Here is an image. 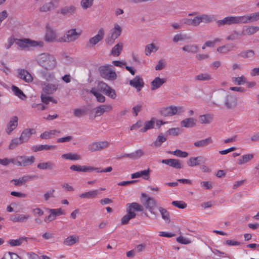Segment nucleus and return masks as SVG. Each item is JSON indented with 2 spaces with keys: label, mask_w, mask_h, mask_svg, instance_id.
I'll use <instances>...</instances> for the list:
<instances>
[{
  "label": "nucleus",
  "mask_w": 259,
  "mask_h": 259,
  "mask_svg": "<svg viewBox=\"0 0 259 259\" xmlns=\"http://www.w3.org/2000/svg\"><path fill=\"white\" fill-rule=\"evenodd\" d=\"M38 64L47 70H52L56 66V60L53 55L48 53H41L36 58Z\"/></svg>",
  "instance_id": "obj_1"
},
{
  "label": "nucleus",
  "mask_w": 259,
  "mask_h": 259,
  "mask_svg": "<svg viewBox=\"0 0 259 259\" xmlns=\"http://www.w3.org/2000/svg\"><path fill=\"white\" fill-rule=\"evenodd\" d=\"M126 206V212L127 213L121 219V223L122 225L127 224L130 220L136 217V213L134 211H142L143 210V207L137 202L127 203Z\"/></svg>",
  "instance_id": "obj_2"
},
{
  "label": "nucleus",
  "mask_w": 259,
  "mask_h": 259,
  "mask_svg": "<svg viewBox=\"0 0 259 259\" xmlns=\"http://www.w3.org/2000/svg\"><path fill=\"white\" fill-rule=\"evenodd\" d=\"M16 44L18 45L21 50H26L29 47H42L44 46V43L42 41L32 40L29 38H16Z\"/></svg>",
  "instance_id": "obj_3"
},
{
  "label": "nucleus",
  "mask_w": 259,
  "mask_h": 259,
  "mask_svg": "<svg viewBox=\"0 0 259 259\" xmlns=\"http://www.w3.org/2000/svg\"><path fill=\"white\" fill-rule=\"evenodd\" d=\"M82 31L80 30H77L75 28H72L66 32L64 35L59 38V42H71L77 40L80 35Z\"/></svg>",
  "instance_id": "obj_4"
},
{
  "label": "nucleus",
  "mask_w": 259,
  "mask_h": 259,
  "mask_svg": "<svg viewBox=\"0 0 259 259\" xmlns=\"http://www.w3.org/2000/svg\"><path fill=\"white\" fill-rule=\"evenodd\" d=\"M141 196L143 198H145L144 202H143L144 207L147 209L150 213L155 214L154 210L157 205L156 200L154 198L148 196L144 193H142Z\"/></svg>",
  "instance_id": "obj_5"
},
{
  "label": "nucleus",
  "mask_w": 259,
  "mask_h": 259,
  "mask_svg": "<svg viewBox=\"0 0 259 259\" xmlns=\"http://www.w3.org/2000/svg\"><path fill=\"white\" fill-rule=\"evenodd\" d=\"M35 160L34 156H17L14 157L15 165L25 167L31 165Z\"/></svg>",
  "instance_id": "obj_6"
},
{
  "label": "nucleus",
  "mask_w": 259,
  "mask_h": 259,
  "mask_svg": "<svg viewBox=\"0 0 259 259\" xmlns=\"http://www.w3.org/2000/svg\"><path fill=\"white\" fill-rule=\"evenodd\" d=\"M104 35V29L101 28L98 30V33L96 35L89 39V41L86 44V48L89 49L94 47L103 39Z\"/></svg>",
  "instance_id": "obj_7"
},
{
  "label": "nucleus",
  "mask_w": 259,
  "mask_h": 259,
  "mask_svg": "<svg viewBox=\"0 0 259 259\" xmlns=\"http://www.w3.org/2000/svg\"><path fill=\"white\" fill-rule=\"evenodd\" d=\"M109 145V143L107 141L95 142L88 145V150L91 152L101 151L108 147Z\"/></svg>",
  "instance_id": "obj_8"
},
{
  "label": "nucleus",
  "mask_w": 259,
  "mask_h": 259,
  "mask_svg": "<svg viewBox=\"0 0 259 259\" xmlns=\"http://www.w3.org/2000/svg\"><path fill=\"white\" fill-rule=\"evenodd\" d=\"M44 39L48 42L59 41V39H57L56 32L49 25H46V34Z\"/></svg>",
  "instance_id": "obj_9"
},
{
  "label": "nucleus",
  "mask_w": 259,
  "mask_h": 259,
  "mask_svg": "<svg viewBox=\"0 0 259 259\" xmlns=\"http://www.w3.org/2000/svg\"><path fill=\"white\" fill-rule=\"evenodd\" d=\"M224 103L227 109H233L237 105V98L235 96L228 93L224 99Z\"/></svg>",
  "instance_id": "obj_10"
},
{
  "label": "nucleus",
  "mask_w": 259,
  "mask_h": 259,
  "mask_svg": "<svg viewBox=\"0 0 259 259\" xmlns=\"http://www.w3.org/2000/svg\"><path fill=\"white\" fill-rule=\"evenodd\" d=\"M77 7L75 5H67L61 8L59 13L63 16L69 17L76 13Z\"/></svg>",
  "instance_id": "obj_11"
},
{
  "label": "nucleus",
  "mask_w": 259,
  "mask_h": 259,
  "mask_svg": "<svg viewBox=\"0 0 259 259\" xmlns=\"http://www.w3.org/2000/svg\"><path fill=\"white\" fill-rule=\"evenodd\" d=\"M36 178L35 175H27L18 179H13L11 182H13L15 186H21L25 184L26 182L33 180Z\"/></svg>",
  "instance_id": "obj_12"
},
{
  "label": "nucleus",
  "mask_w": 259,
  "mask_h": 259,
  "mask_svg": "<svg viewBox=\"0 0 259 259\" xmlns=\"http://www.w3.org/2000/svg\"><path fill=\"white\" fill-rule=\"evenodd\" d=\"M17 77L27 83L33 81V77L31 74L26 70L24 69H17Z\"/></svg>",
  "instance_id": "obj_13"
},
{
  "label": "nucleus",
  "mask_w": 259,
  "mask_h": 259,
  "mask_svg": "<svg viewBox=\"0 0 259 259\" xmlns=\"http://www.w3.org/2000/svg\"><path fill=\"white\" fill-rule=\"evenodd\" d=\"M216 24L219 27H222L225 25L236 24L235 16H227L221 20H219L216 21Z\"/></svg>",
  "instance_id": "obj_14"
},
{
  "label": "nucleus",
  "mask_w": 259,
  "mask_h": 259,
  "mask_svg": "<svg viewBox=\"0 0 259 259\" xmlns=\"http://www.w3.org/2000/svg\"><path fill=\"white\" fill-rule=\"evenodd\" d=\"M161 162L162 163L167 164L176 169H181L183 167V165L181 160L179 159L172 158L165 159L162 160Z\"/></svg>",
  "instance_id": "obj_15"
},
{
  "label": "nucleus",
  "mask_w": 259,
  "mask_h": 259,
  "mask_svg": "<svg viewBox=\"0 0 259 259\" xmlns=\"http://www.w3.org/2000/svg\"><path fill=\"white\" fill-rule=\"evenodd\" d=\"M18 118L16 116H14L10 118L5 129L6 132L8 135H10L12 132L17 128L18 126Z\"/></svg>",
  "instance_id": "obj_16"
},
{
  "label": "nucleus",
  "mask_w": 259,
  "mask_h": 259,
  "mask_svg": "<svg viewBox=\"0 0 259 259\" xmlns=\"http://www.w3.org/2000/svg\"><path fill=\"white\" fill-rule=\"evenodd\" d=\"M113 109L111 105H102L96 107L95 110L94 117L100 116L105 112H108L111 111Z\"/></svg>",
  "instance_id": "obj_17"
},
{
  "label": "nucleus",
  "mask_w": 259,
  "mask_h": 259,
  "mask_svg": "<svg viewBox=\"0 0 259 259\" xmlns=\"http://www.w3.org/2000/svg\"><path fill=\"white\" fill-rule=\"evenodd\" d=\"M206 161V159L202 156L192 157L187 161V164L189 166L194 167L198 165L201 163H204Z\"/></svg>",
  "instance_id": "obj_18"
},
{
  "label": "nucleus",
  "mask_w": 259,
  "mask_h": 259,
  "mask_svg": "<svg viewBox=\"0 0 259 259\" xmlns=\"http://www.w3.org/2000/svg\"><path fill=\"white\" fill-rule=\"evenodd\" d=\"M59 87L58 83H45L42 88V92L46 94L51 95L55 93Z\"/></svg>",
  "instance_id": "obj_19"
},
{
  "label": "nucleus",
  "mask_w": 259,
  "mask_h": 259,
  "mask_svg": "<svg viewBox=\"0 0 259 259\" xmlns=\"http://www.w3.org/2000/svg\"><path fill=\"white\" fill-rule=\"evenodd\" d=\"M35 133L36 131L34 128H25L22 131L20 138L23 143H26L29 141L30 137Z\"/></svg>",
  "instance_id": "obj_20"
},
{
  "label": "nucleus",
  "mask_w": 259,
  "mask_h": 259,
  "mask_svg": "<svg viewBox=\"0 0 259 259\" xmlns=\"http://www.w3.org/2000/svg\"><path fill=\"white\" fill-rule=\"evenodd\" d=\"M70 169L73 171L78 172H92L94 171V166L79 165H72Z\"/></svg>",
  "instance_id": "obj_21"
},
{
  "label": "nucleus",
  "mask_w": 259,
  "mask_h": 259,
  "mask_svg": "<svg viewBox=\"0 0 259 259\" xmlns=\"http://www.w3.org/2000/svg\"><path fill=\"white\" fill-rule=\"evenodd\" d=\"M130 84L136 88L138 91H140L141 88L144 87V82L140 76L137 75L134 79L130 81Z\"/></svg>",
  "instance_id": "obj_22"
},
{
  "label": "nucleus",
  "mask_w": 259,
  "mask_h": 259,
  "mask_svg": "<svg viewBox=\"0 0 259 259\" xmlns=\"http://www.w3.org/2000/svg\"><path fill=\"white\" fill-rule=\"evenodd\" d=\"M30 218L29 214H17L15 215H11L10 220L12 222H23Z\"/></svg>",
  "instance_id": "obj_23"
},
{
  "label": "nucleus",
  "mask_w": 259,
  "mask_h": 259,
  "mask_svg": "<svg viewBox=\"0 0 259 259\" xmlns=\"http://www.w3.org/2000/svg\"><path fill=\"white\" fill-rule=\"evenodd\" d=\"M197 120L193 118H187L180 122L182 127L186 128H191L196 125Z\"/></svg>",
  "instance_id": "obj_24"
},
{
  "label": "nucleus",
  "mask_w": 259,
  "mask_h": 259,
  "mask_svg": "<svg viewBox=\"0 0 259 259\" xmlns=\"http://www.w3.org/2000/svg\"><path fill=\"white\" fill-rule=\"evenodd\" d=\"M160 113L164 116H171L176 114V110L175 106H170L162 108Z\"/></svg>",
  "instance_id": "obj_25"
},
{
  "label": "nucleus",
  "mask_w": 259,
  "mask_h": 259,
  "mask_svg": "<svg viewBox=\"0 0 259 259\" xmlns=\"http://www.w3.org/2000/svg\"><path fill=\"white\" fill-rule=\"evenodd\" d=\"M182 50L188 53L197 54L199 52V47L196 44H188L182 48Z\"/></svg>",
  "instance_id": "obj_26"
},
{
  "label": "nucleus",
  "mask_w": 259,
  "mask_h": 259,
  "mask_svg": "<svg viewBox=\"0 0 259 259\" xmlns=\"http://www.w3.org/2000/svg\"><path fill=\"white\" fill-rule=\"evenodd\" d=\"M100 190H94L89 191L88 192H84L80 195H79V197L81 198H85V199H94L98 195L100 194Z\"/></svg>",
  "instance_id": "obj_27"
},
{
  "label": "nucleus",
  "mask_w": 259,
  "mask_h": 259,
  "mask_svg": "<svg viewBox=\"0 0 259 259\" xmlns=\"http://www.w3.org/2000/svg\"><path fill=\"white\" fill-rule=\"evenodd\" d=\"M56 8V6H55V4L52 1H50L44 4L39 8V11L41 13L50 12Z\"/></svg>",
  "instance_id": "obj_28"
},
{
  "label": "nucleus",
  "mask_w": 259,
  "mask_h": 259,
  "mask_svg": "<svg viewBox=\"0 0 259 259\" xmlns=\"http://www.w3.org/2000/svg\"><path fill=\"white\" fill-rule=\"evenodd\" d=\"M166 79L165 78H161L159 77H155L151 82V90L154 91L159 88L163 83H165Z\"/></svg>",
  "instance_id": "obj_29"
},
{
  "label": "nucleus",
  "mask_w": 259,
  "mask_h": 259,
  "mask_svg": "<svg viewBox=\"0 0 259 259\" xmlns=\"http://www.w3.org/2000/svg\"><path fill=\"white\" fill-rule=\"evenodd\" d=\"M55 166V163L51 161L40 162L37 165V167L41 170H52Z\"/></svg>",
  "instance_id": "obj_30"
},
{
  "label": "nucleus",
  "mask_w": 259,
  "mask_h": 259,
  "mask_svg": "<svg viewBox=\"0 0 259 259\" xmlns=\"http://www.w3.org/2000/svg\"><path fill=\"white\" fill-rule=\"evenodd\" d=\"M56 148V146L55 145H34L32 147V150L35 152L42 150H50Z\"/></svg>",
  "instance_id": "obj_31"
},
{
  "label": "nucleus",
  "mask_w": 259,
  "mask_h": 259,
  "mask_svg": "<svg viewBox=\"0 0 259 259\" xmlns=\"http://www.w3.org/2000/svg\"><path fill=\"white\" fill-rule=\"evenodd\" d=\"M167 140V138L163 133H160L157 137L155 141L151 144L152 146L155 147H160L162 144L165 142Z\"/></svg>",
  "instance_id": "obj_32"
},
{
  "label": "nucleus",
  "mask_w": 259,
  "mask_h": 259,
  "mask_svg": "<svg viewBox=\"0 0 259 259\" xmlns=\"http://www.w3.org/2000/svg\"><path fill=\"white\" fill-rule=\"evenodd\" d=\"M156 119L154 117L151 118L149 121H146L145 123V126L143 128L140 130V132L141 133H145L149 130H151L154 128V124L155 123Z\"/></svg>",
  "instance_id": "obj_33"
},
{
  "label": "nucleus",
  "mask_w": 259,
  "mask_h": 259,
  "mask_svg": "<svg viewBox=\"0 0 259 259\" xmlns=\"http://www.w3.org/2000/svg\"><path fill=\"white\" fill-rule=\"evenodd\" d=\"M235 46L233 44H228L219 47L217 49V51L222 54H227L228 52L233 50Z\"/></svg>",
  "instance_id": "obj_34"
},
{
  "label": "nucleus",
  "mask_w": 259,
  "mask_h": 259,
  "mask_svg": "<svg viewBox=\"0 0 259 259\" xmlns=\"http://www.w3.org/2000/svg\"><path fill=\"white\" fill-rule=\"evenodd\" d=\"M123 44L122 42L118 43L112 49L111 54L115 57L119 56L123 50Z\"/></svg>",
  "instance_id": "obj_35"
},
{
  "label": "nucleus",
  "mask_w": 259,
  "mask_h": 259,
  "mask_svg": "<svg viewBox=\"0 0 259 259\" xmlns=\"http://www.w3.org/2000/svg\"><path fill=\"white\" fill-rule=\"evenodd\" d=\"M213 141L211 137H208L205 139L196 141L194 143V145L196 147H204L209 144L212 143Z\"/></svg>",
  "instance_id": "obj_36"
},
{
  "label": "nucleus",
  "mask_w": 259,
  "mask_h": 259,
  "mask_svg": "<svg viewBox=\"0 0 259 259\" xmlns=\"http://www.w3.org/2000/svg\"><path fill=\"white\" fill-rule=\"evenodd\" d=\"M61 157L66 160H78L81 159V156L77 154L73 153H67L62 155Z\"/></svg>",
  "instance_id": "obj_37"
},
{
  "label": "nucleus",
  "mask_w": 259,
  "mask_h": 259,
  "mask_svg": "<svg viewBox=\"0 0 259 259\" xmlns=\"http://www.w3.org/2000/svg\"><path fill=\"white\" fill-rule=\"evenodd\" d=\"M254 157L253 154H248L242 155L238 159L237 163L239 165H242L250 161Z\"/></svg>",
  "instance_id": "obj_38"
},
{
  "label": "nucleus",
  "mask_w": 259,
  "mask_h": 259,
  "mask_svg": "<svg viewBox=\"0 0 259 259\" xmlns=\"http://www.w3.org/2000/svg\"><path fill=\"white\" fill-rule=\"evenodd\" d=\"M79 241V238L76 235H71L66 238L63 243L67 246H71Z\"/></svg>",
  "instance_id": "obj_39"
},
{
  "label": "nucleus",
  "mask_w": 259,
  "mask_h": 259,
  "mask_svg": "<svg viewBox=\"0 0 259 259\" xmlns=\"http://www.w3.org/2000/svg\"><path fill=\"white\" fill-rule=\"evenodd\" d=\"M199 121L201 124H209L213 120V116L210 114L200 115Z\"/></svg>",
  "instance_id": "obj_40"
},
{
  "label": "nucleus",
  "mask_w": 259,
  "mask_h": 259,
  "mask_svg": "<svg viewBox=\"0 0 259 259\" xmlns=\"http://www.w3.org/2000/svg\"><path fill=\"white\" fill-rule=\"evenodd\" d=\"M122 29L117 23H115L114 28L110 30L111 34L116 39L120 35Z\"/></svg>",
  "instance_id": "obj_41"
},
{
  "label": "nucleus",
  "mask_w": 259,
  "mask_h": 259,
  "mask_svg": "<svg viewBox=\"0 0 259 259\" xmlns=\"http://www.w3.org/2000/svg\"><path fill=\"white\" fill-rule=\"evenodd\" d=\"M212 79L211 75L207 73H201L195 76L197 81H209Z\"/></svg>",
  "instance_id": "obj_42"
},
{
  "label": "nucleus",
  "mask_w": 259,
  "mask_h": 259,
  "mask_svg": "<svg viewBox=\"0 0 259 259\" xmlns=\"http://www.w3.org/2000/svg\"><path fill=\"white\" fill-rule=\"evenodd\" d=\"M200 16L201 19V23H210L215 20V17L213 15L202 14L200 15Z\"/></svg>",
  "instance_id": "obj_43"
},
{
  "label": "nucleus",
  "mask_w": 259,
  "mask_h": 259,
  "mask_svg": "<svg viewBox=\"0 0 259 259\" xmlns=\"http://www.w3.org/2000/svg\"><path fill=\"white\" fill-rule=\"evenodd\" d=\"M60 132L57 130H51L49 132H45L40 135V137L43 139H49L56 136V134H59Z\"/></svg>",
  "instance_id": "obj_44"
},
{
  "label": "nucleus",
  "mask_w": 259,
  "mask_h": 259,
  "mask_svg": "<svg viewBox=\"0 0 259 259\" xmlns=\"http://www.w3.org/2000/svg\"><path fill=\"white\" fill-rule=\"evenodd\" d=\"M158 210L160 212L162 218L166 223H169L170 221L169 212L166 209L162 207H159Z\"/></svg>",
  "instance_id": "obj_45"
},
{
  "label": "nucleus",
  "mask_w": 259,
  "mask_h": 259,
  "mask_svg": "<svg viewBox=\"0 0 259 259\" xmlns=\"http://www.w3.org/2000/svg\"><path fill=\"white\" fill-rule=\"evenodd\" d=\"M23 143H24L20 137L14 138L11 141L9 146V149L10 150L14 149Z\"/></svg>",
  "instance_id": "obj_46"
},
{
  "label": "nucleus",
  "mask_w": 259,
  "mask_h": 259,
  "mask_svg": "<svg viewBox=\"0 0 259 259\" xmlns=\"http://www.w3.org/2000/svg\"><path fill=\"white\" fill-rule=\"evenodd\" d=\"M158 50V47L155 46V44L152 43L147 45L145 47V55L146 56H150L152 52H155Z\"/></svg>",
  "instance_id": "obj_47"
},
{
  "label": "nucleus",
  "mask_w": 259,
  "mask_h": 259,
  "mask_svg": "<svg viewBox=\"0 0 259 259\" xmlns=\"http://www.w3.org/2000/svg\"><path fill=\"white\" fill-rule=\"evenodd\" d=\"M244 35L243 32L240 33L236 30H233L232 33L226 37L227 40H234L239 39L241 36Z\"/></svg>",
  "instance_id": "obj_48"
},
{
  "label": "nucleus",
  "mask_w": 259,
  "mask_h": 259,
  "mask_svg": "<svg viewBox=\"0 0 259 259\" xmlns=\"http://www.w3.org/2000/svg\"><path fill=\"white\" fill-rule=\"evenodd\" d=\"M41 76L42 78L47 81H52L55 79V76L53 72H50L46 71L41 72Z\"/></svg>",
  "instance_id": "obj_49"
},
{
  "label": "nucleus",
  "mask_w": 259,
  "mask_h": 259,
  "mask_svg": "<svg viewBox=\"0 0 259 259\" xmlns=\"http://www.w3.org/2000/svg\"><path fill=\"white\" fill-rule=\"evenodd\" d=\"M12 90L14 92L15 95L18 97L20 99L22 100H24L25 99H26V96L18 87L15 85H13L12 87Z\"/></svg>",
  "instance_id": "obj_50"
},
{
  "label": "nucleus",
  "mask_w": 259,
  "mask_h": 259,
  "mask_svg": "<svg viewBox=\"0 0 259 259\" xmlns=\"http://www.w3.org/2000/svg\"><path fill=\"white\" fill-rule=\"evenodd\" d=\"M26 239V237H20L17 239H10L8 241V244L11 246H18L22 244L23 242Z\"/></svg>",
  "instance_id": "obj_51"
},
{
  "label": "nucleus",
  "mask_w": 259,
  "mask_h": 259,
  "mask_svg": "<svg viewBox=\"0 0 259 259\" xmlns=\"http://www.w3.org/2000/svg\"><path fill=\"white\" fill-rule=\"evenodd\" d=\"M255 55L254 51L249 50L242 51L238 54V56L243 58H253Z\"/></svg>",
  "instance_id": "obj_52"
},
{
  "label": "nucleus",
  "mask_w": 259,
  "mask_h": 259,
  "mask_svg": "<svg viewBox=\"0 0 259 259\" xmlns=\"http://www.w3.org/2000/svg\"><path fill=\"white\" fill-rule=\"evenodd\" d=\"M190 39H191V36H188L185 34L179 33L176 34L174 36L172 40L175 42H177L179 41H182L186 39L189 40Z\"/></svg>",
  "instance_id": "obj_53"
},
{
  "label": "nucleus",
  "mask_w": 259,
  "mask_h": 259,
  "mask_svg": "<svg viewBox=\"0 0 259 259\" xmlns=\"http://www.w3.org/2000/svg\"><path fill=\"white\" fill-rule=\"evenodd\" d=\"M104 91L105 94L110 97L112 99H115L116 94L114 90L112 89L109 86L106 84V88L104 89Z\"/></svg>",
  "instance_id": "obj_54"
},
{
  "label": "nucleus",
  "mask_w": 259,
  "mask_h": 259,
  "mask_svg": "<svg viewBox=\"0 0 259 259\" xmlns=\"http://www.w3.org/2000/svg\"><path fill=\"white\" fill-rule=\"evenodd\" d=\"M48 94H46L42 93L41 95V100L43 103L46 104H49L50 102H52L54 103H57V101L53 99L52 97L47 96Z\"/></svg>",
  "instance_id": "obj_55"
},
{
  "label": "nucleus",
  "mask_w": 259,
  "mask_h": 259,
  "mask_svg": "<svg viewBox=\"0 0 259 259\" xmlns=\"http://www.w3.org/2000/svg\"><path fill=\"white\" fill-rule=\"evenodd\" d=\"M236 24L249 23L248 14L243 16H235Z\"/></svg>",
  "instance_id": "obj_56"
},
{
  "label": "nucleus",
  "mask_w": 259,
  "mask_h": 259,
  "mask_svg": "<svg viewBox=\"0 0 259 259\" xmlns=\"http://www.w3.org/2000/svg\"><path fill=\"white\" fill-rule=\"evenodd\" d=\"M87 113V110L85 108H76L73 111V115L78 118L84 116Z\"/></svg>",
  "instance_id": "obj_57"
},
{
  "label": "nucleus",
  "mask_w": 259,
  "mask_h": 259,
  "mask_svg": "<svg viewBox=\"0 0 259 259\" xmlns=\"http://www.w3.org/2000/svg\"><path fill=\"white\" fill-rule=\"evenodd\" d=\"M94 0H81L80 6L83 10H87L91 8L94 3Z\"/></svg>",
  "instance_id": "obj_58"
},
{
  "label": "nucleus",
  "mask_w": 259,
  "mask_h": 259,
  "mask_svg": "<svg viewBox=\"0 0 259 259\" xmlns=\"http://www.w3.org/2000/svg\"><path fill=\"white\" fill-rule=\"evenodd\" d=\"M110 69L109 66H102L99 67V71L100 73V75L102 77L105 78V77L107 75V73L109 71H110Z\"/></svg>",
  "instance_id": "obj_59"
},
{
  "label": "nucleus",
  "mask_w": 259,
  "mask_h": 259,
  "mask_svg": "<svg viewBox=\"0 0 259 259\" xmlns=\"http://www.w3.org/2000/svg\"><path fill=\"white\" fill-rule=\"evenodd\" d=\"M258 30L259 27L255 26H249L245 29V32L246 34L249 35L255 33Z\"/></svg>",
  "instance_id": "obj_60"
},
{
  "label": "nucleus",
  "mask_w": 259,
  "mask_h": 259,
  "mask_svg": "<svg viewBox=\"0 0 259 259\" xmlns=\"http://www.w3.org/2000/svg\"><path fill=\"white\" fill-rule=\"evenodd\" d=\"M48 210L52 213L56 218L57 216H59L61 215L65 214V211L62 210L61 208H57V209H51L48 208Z\"/></svg>",
  "instance_id": "obj_61"
},
{
  "label": "nucleus",
  "mask_w": 259,
  "mask_h": 259,
  "mask_svg": "<svg viewBox=\"0 0 259 259\" xmlns=\"http://www.w3.org/2000/svg\"><path fill=\"white\" fill-rule=\"evenodd\" d=\"M182 133V130L179 127H174L169 128L167 131V133L169 135H172L175 136H179Z\"/></svg>",
  "instance_id": "obj_62"
},
{
  "label": "nucleus",
  "mask_w": 259,
  "mask_h": 259,
  "mask_svg": "<svg viewBox=\"0 0 259 259\" xmlns=\"http://www.w3.org/2000/svg\"><path fill=\"white\" fill-rule=\"evenodd\" d=\"M144 155V152L142 149H138L136 150L135 152L132 153V155H130L132 157V159H137Z\"/></svg>",
  "instance_id": "obj_63"
},
{
  "label": "nucleus",
  "mask_w": 259,
  "mask_h": 259,
  "mask_svg": "<svg viewBox=\"0 0 259 259\" xmlns=\"http://www.w3.org/2000/svg\"><path fill=\"white\" fill-rule=\"evenodd\" d=\"M249 23L259 20V12L248 14Z\"/></svg>",
  "instance_id": "obj_64"
}]
</instances>
